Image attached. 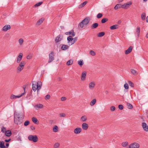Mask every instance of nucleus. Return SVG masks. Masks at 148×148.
Returning a JSON list of instances; mask_svg holds the SVG:
<instances>
[{"mask_svg":"<svg viewBox=\"0 0 148 148\" xmlns=\"http://www.w3.org/2000/svg\"><path fill=\"white\" fill-rule=\"evenodd\" d=\"M136 33L137 34L138 37L139 36L140 32V27H137L136 29Z\"/></svg>","mask_w":148,"mask_h":148,"instance_id":"31","label":"nucleus"},{"mask_svg":"<svg viewBox=\"0 0 148 148\" xmlns=\"http://www.w3.org/2000/svg\"><path fill=\"white\" fill-rule=\"evenodd\" d=\"M86 71H83L82 72L81 75V79L82 81H84L85 80L86 76Z\"/></svg>","mask_w":148,"mask_h":148,"instance_id":"15","label":"nucleus"},{"mask_svg":"<svg viewBox=\"0 0 148 148\" xmlns=\"http://www.w3.org/2000/svg\"><path fill=\"white\" fill-rule=\"evenodd\" d=\"M11 28V26L10 25H6L2 28V30L4 32H6Z\"/></svg>","mask_w":148,"mask_h":148,"instance_id":"11","label":"nucleus"},{"mask_svg":"<svg viewBox=\"0 0 148 148\" xmlns=\"http://www.w3.org/2000/svg\"><path fill=\"white\" fill-rule=\"evenodd\" d=\"M42 3H43L42 2H39V3H36V4H35L34 5V6L35 7H38V6H39L40 5H41Z\"/></svg>","mask_w":148,"mask_h":148,"instance_id":"45","label":"nucleus"},{"mask_svg":"<svg viewBox=\"0 0 148 148\" xmlns=\"http://www.w3.org/2000/svg\"><path fill=\"white\" fill-rule=\"evenodd\" d=\"M139 144L137 143H134L129 145V148H139Z\"/></svg>","mask_w":148,"mask_h":148,"instance_id":"8","label":"nucleus"},{"mask_svg":"<svg viewBox=\"0 0 148 148\" xmlns=\"http://www.w3.org/2000/svg\"><path fill=\"white\" fill-rule=\"evenodd\" d=\"M78 63L80 66H81L84 64L83 60H80V61H78Z\"/></svg>","mask_w":148,"mask_h":148,"instance_id":"41","label":"nucleus"},{"mask_svg":"<svg viewBox=\"0 0 148 148\" xmlns=\"http://www.w3.org/2000/svg\"><path fill=\"white\" fill-rule=\"evenodd\" d=\"M87 3V1H86L84 2H83V3H81L80 5H79V8H80L83 7L84 6L86 5Z\"/></svg>","mask_w":148,"mask_h":148,"instance_id":"27","label":"nucleus"},{"mask_svg":"<svg viewBox=\"0 0 148 148\" xmlns=\"http://www.w3.org/2000/svg\"><path fill=\"white\" fill-rule=\"evenodd\" d=\"M77 37H76L75 38H73L71 36H69L67 38V40L68 43H70L71 45L74 44L77 40Z\"/></svg>","mask_w":148,"mask_h":148,"instance_id":"5","label":"nucleus"},{"mask_svg":"<svg viewBox=\"0 0 148 148\" xmlns=\"http://www.w3.org/2000/svg\"><path fill=\"white\" fill-rule=\"evenodd\" d=\"M121 4H118L116 5L114 7V9L116 10L120 8L121 7Z\"/></svg>","mask_w":148,"mask_h":148,"instance_id":"30","label":"nucleus"},{"mask_svg":"<svg viewBox=\"0 0 148 148\" xmlns=\"http://www.w3.org/2000/svg\"><path fill=\"white\" fill-rule=\"evenodd\" d=\"M30 123L29 121L27 120L25 121L24 123V125L25 126H26L28 125Z\"/></svg>","mask_w":148,"mask_h":148,"instance_id":"46","label":"nucleus"},{"mask_svg":"<svg viewBox=\"0 0 148 148\" xmlns=\"http://www.w3.org/2000/svg\"><path fill=\"white\" fill-rule=\"evenodd\" d=\"M131 73L134 75H136L138 74L137 72L134 69H131Z\"/></svg>","mask_w":148,"mask_h":148,"instance_id":"36","label":"nucleus"},{"mask_svg":"<svg viewBox=\"0 0 148 148\" xmlns=\"http://www.w3.org/2000/svg\"><path fill=\"white\" fill-rule=\"evenodd\" d=\"M82 127L83 130H86L88 129V125L87 123H84L82 124Z\"/></svg>","mask_w":148,"mask_h":148,"instance_id":"20","label":"nucleus"},{"mask_svg":"<svg viewBox=\"0 0 148 148\" xmlns=\"http://www.w3.org/2000/svg\"><path fill=\"white\" fill-rule=\"evenodd\" d=\"M133 48L132 46H130L128 49L125 51V53L126 54H127L130 53Z\"/></svg>","mask_w":148,"mask_h":148,"instance_id":"17","label":"nucleus"},{"mask_svg":"<svg viewBox=\"0 0 148 148\" xmlns=\"http://www.w3.org/2000/svg\"><path fill=\"white\" fill-rule=\"evenodd\" d=\"M23 40L22 38L19 39L18 42L21 46L23 44Z\"/></svg>","mask_w":148,"mask_h":148,"instance_id":"37","label":"nucleus"},{"mask_svg":"<svg viewBox=\"0 0 148 148\" xmlns=\"http://www.w3.org/2000/svg\"><path fill=\"white\" fill-rule=\"evenodd\" d=\"M115 110V108L114 106H112L110 108V110L112 111H114Z\"/></svg>","mask_w":148,"mask_h":148,"instance_id":"54","label":"nucleus"},{"mask_svg":"<svg viewBox=\"0 0 148 148\" xmlns=\"http://www.w3.org/2000/svg\"><path fill=\"white\" fill-rule=\"evenodd\" d=\"M50 95L49 94H48L45 96V99L46 100H48L50 99Z\"/></svg>","mask_w":148,"mask_h":148,"instance_id":"52","label":"nucleus"},{"mask_svg":"<svg viewBox=\"0 0 148 148\" xmlns=\"http://www.w3.org/2000/svg\"><path fill=\"white\" fill-rule=\"evenodd\" d=\"M98 26V24L97 23H95L92 24L91 26L92 29H94L96 28Z\"/></svg>","mask_w":148,"mask_h":148,"instance_id":"24","label":"nucleus"},{"mask_svg":"<svg viewBox=\"0 0 148 148\" xmlns=\"http://www.w3.org/2000/svg\"><path fill=\"white\" fill-rule=\"evenodd\" d=\"M44 20V18H42L40 19H39L37 22L36 23V25H40Z\"/></svg>","mask_w":148,"mask_h":148,"instance_id":"22","label":"nucleus"},{"mask_svg":"<svg viewBox=\"0 0 148 148\" xmlns=\"http://www.w3.org/2000/svg\"><path fill=\"white\" fill-rule=\"evenodd\" d=\"M117 25H112L110 27V29L112 30L115 29L117 28Z\"/></svg>","mask_w":148,"mask_h":148,"instance_id":"42","label":"nucleus"},{"mask_svg":"<svg viewBox=\"0 0 148 148\" xmlns=\"http://www.w3.org/2000/svg\"><path fill=\"white\" fill-rule=\"evenodd\" d=\"M102 14L101 13H99L97 16V18H100L102 16Z\"/></svg>","mask_w":148,"mask_h":148,"instance_id":"49","label":"nucleus"},{"mask_svg":"<svg viewBox=\"0 0 148 148\" xmlns=\"http://www.w3.org/2000/svg\"><path fill=\"white\" fill-rule=\"evenodd\" d=\"M142 126L143 130L146 131H148V126L146 123L143 122L142 124Z\"/></svg>","mask_w":148,"mask_h":148,"instance_id":"10","label":"nucleus"},{"mask_svg":"<svg viewBox=\"0 0 148 148\" xmlns=\"http://www.w3.org/2000/svg\"><path fill=\"white\" fill-rule=\"evenodd\" d=\"M124 87L125 89H128L129 88V86L128 84L126 83L124 84Z\"/></svg>","mask_w":148,"mask_h":148,"instance_id":"50","label":"nucleus"},{"mask_svg":"<svg viewBox=\"0 0 148 148\" xmlns=\"http://www.w3.org/2000/svg\"><path fill=\"white\" fill-rule=\"evenodd\" d=\"M118 108L121 110H122L123 108V106L122 105H119L118 106Z\"/></svg>","mask_w":148,"mask_h":148,"instance_id":"55","label":"nucleus"},{"mask_svg":"<svg viewBox=\"0 0 148 148\" xmlns=\"http://www.w3.org/2000/svg\"><path fill=\"white\" fill-rule=\"evenodd\" d=\"M5 145H6V146H5L6 148H8V147L9 146V143H6Z\"/></svg>","mask_w":148,"mask_h":148,"instance_id":"62","label":"nucleus"},{"mask_svg":"<svg viewBox=\"0 0 148 148\" xmlns=\"http://www.w3.org/2000/svg\"><path fill=\"white\" fill-rule=\"evenodd\" d=\"M30 128L32 130H34L35 129V127L33 126H30Z\"/></svg>","mask_w":148,"mask_h":148,"instance_id":"60","label":"nucleus"},{"mask_svg":"<svg viewBox=\"0 0 148 148\" xmlns=\"http://www.w3.org/2000/svg\"><path fill=\"white\" fill-rule=\"evenodd\" d=\"M127 108L129 109H131L133 108V106L130 103H127Z\"/></svg>","mask_w":148,"mask_h":148,"instance_id":"35","label":"nucleus"},{"mask_svg":"<svg viewBox=\"0 0 148 148\" xmlns=\"http://www.w3.org/2000/svg\"><path fill=\"white\" fill-rule=\"evenodd\" d=\"M32 121L33 123L36 124H38V121L36 118L32 117Z\"/></svg>","mask_w":148,"mask_h":148,"instance_id":"26","label":"nucleus"},{"mask_svg":"<svg viewBox=\"0 0 148 148\" xmlns=\"http://www.w3.org/2000/svg\"><path fill=\"white\" fill-rule=\"evenodd\" d=\"M23 56V54L22 53H20L19 54L18 56L17 57L16 60V62L17 63H19L22 60V57Z\"/></svg>","mask_w":148,"mask_h":148,"instance_id":"12","label":"nucleus"},{"mask_svg":"<svg viewBox=\"0 0 148 148\" xmlns=\"http://www.w3.org/2000/svg\"><path fill=\"white\" fill-rule=\"evenodd\" d=\"M11 140V139L10 138H9L8 139H5V141L6 143H8L9 141H10Z\"/></svg>","mask_w":148,"mask_h":148,"instance_id":"59","label":"nucleus"},{"mask_svg":"<svg viewBox=\"0 0 148 148\" xmlns=\"http://www.w3.org/2000/svg\"><path fill=\"white\" fill-rule=\"evenodd\" d=\"M60 117H64L65 116L66 114L64 113H61L60 114Z\"/></svg>","mask_w":148,"mask_h":148,"instance_id":"56","label":"nucleus"},{"mask_svg":"<svg viewBox=\"0 0 148 148\" xmlns=\"http://www.w3.org/2000/svg\"><path fill=\"white\" fill-rule=\"evenodd\" d=\"M7 130H6V128L4 127L3 126L1 128V132L3 133H5Z\"/></svg>","mask_w":148,"mask_h":148,"instance_id":"38","label":"nucleus"},{"mask_svg":"<svg viewBox=\"0 0 148 148\" xmlns=\"http://www.w3.org/2000/svg\"><path fill=\"white\" fill-rule=\"evenodd\" d=\"M82 129L80 127H77L74 130V132L75 134H79L82 131Z\"/></svg>","mask_w":148,"mask_h":148,"instance_id":"13","label":"nucleus"},{"mask_svg":"<svg viewBox=\"0 0 148 148\" xmlns=\"http://www.w3.org/2000/svg\"><path fill=\"white\" fill-rule=\"evenodd\" d=\"M128 145V143L127 142H123L122 143V145L124 147H126Z\"/></svg>","mask_w":148,"mask_h":148,"instance_id":"44","label":"nucleus"},{"mask_svg":"<svg viewBox=\"0 0 148 148\" xmlns=\"http://www.w3.org/2000/svg\"><path fill=\"white\" fill-rule=\"evenodd\" d=\"M14 98H15V95H12L10 96V99H14Z\"/></svg>","mask_w":148,"mask_h":148,"instance_id":"58","label":"nucleus"},{"mask_svg":"<svg viewBox=\"0 0 148 148\" xmlns=\"http://www.w3.org/2000/svg\"><path fill=\"white\" fill-rule=\"evenodd\" d=\"M28 140L30 141H32L34 142H36L38 140V138L36 135H29L28 137Z\"/></svg>","mask_w":148,"mask_h":148,"instance_id":"6","label":"nucleus"},{"mask_svg":"<svg viewBox=\"0 0 148 148\" xmlns=\"http://www.w3.org/2000/svg\"><path fill=\"white\" fill-rule=\"evenodd\" d=\"M42 85V83L40 81H38L37 82L33 81L32 82V89L35 92L37 90L38 91L39 90Z\"/></svg>","mask_w":148,"mask_h":148,"instance_id":"2","label":"nucleus"},{"mask_svg":"<svg viewBox=\"0 0 148 148\" xmlns=\"http://www.w3.org/2000/svg\"><path fill=\"white\" fill-rule=\"evenodd\" d=\"M43 107V106L42 104H38L35 105L34 107L36 108H42Z\"/></svg>","mask_w":148,"mask_h":148,"instance_id":"23","label":"nucleus"},{"mask_svg":"<svg viewBox=\"0 0 148 148\" xmlns=\"http://www.w3.org/2000/svg\"><path fill=\"white\" fill-rule=\"evenodd\" d=\"M0 148H6V147L4 145V142L0 141Z\"/></svg>","mask_w":148,"mask_h":148,"instance_id":"25","label":"nucleus"},{"mask_svg":"<svg viewBox=\"0 0 148 148\" xmlns=\"http://www.w3.org/2000/svg\"><path fill=\"white\" fill-rule=\"evenodd\" d=\"M63 39V36L62 34H60L56 37L55 41L56 43H57L60 42Z\"/></svg>","mask_w":148,"mask_h":148,"instance_id":"9","label":"nucleus"},{"mask_svg":"<svg viewBox=\"0 0 148 148\" xmlns=\"http://www.w3.org/2000/svg\"><path fill=\"white\" fill-rule=\"evenodd\" d=\"M61 99L62 101H64L66 100V98L65 97H62L61 98Z\"/></svg>","mask_w":148,"mask_h":148,"instance_id":"57","label":"nucleus"},{"mask_svg":"<svg viewBox=\"0 0 148 148\" xmlns=\"http://www.w3.org/2000/svg\"><path fill=\"white\" fill-rule=\"evenodd\" d=\"M69 48V46L64 44H62L61 47V49L62 50H65L68 49Z\"/></svg>","mask_w":148,"mask_h":148,"instance_id":"21","label":"nucleus"},{"mask_svg":"<svg viewBox=\"0 0 148 148\" xmlns=\"http://www.w3.org/2000/svg\"><path fill=\"white\" fill-rule=\"evenodd\" d=\"M60 146L59 143H56L54 145V148H58Z\"/></svg>","mask_w":148,"mask_h":148,"instance_id":"48","label":"nucleus"},{"mask_svg":"<svg viewBox=\"0 0 148 148\" xmlns=\"http://www.w3.org/2000/svg\"><path fill=\"white\" fill-rule=\"evenodd\" d=\"M58 80L59 81H61L62 80V78H61V77H58Z\"/></svg>","mask_w":148,"mask_h":148,"instance_id":"61","label":"nucleus"},{"mask_svg":"<svg viewBox=\"0 0 148 148\" xmlns=\"http://www.w3.org/2000/svg\"><path fill=\"white\" fill-rule=\"evenodd\" d=\"M108 20V19L107 18H104L102 19L101 21V22L102 23H104Z\"/></svg>","mask_w":148,"mask_h":148,"instance_id":"40","label":"nucleus"},{"mask_svg":"<svg viewBox=\"0 0 148 148\" xmlns=\"http://www.w3.org/2000/svg\"><path fill=\"white\" fill-rule=\"evenodd\" d=\"M89 20L87 18H84L82 21V22H80L78 25V28H82L84 25H87L89 23Z\"/></svg>","mask_w":148,"mask_h":148,"instance_id":"3","label":"nucleus"},{"mask_svg":"<svg viewBox=\"0 0 148 148\" xmlns=\"http://www.w3.org/2000/svg\"><path fill=\"white\" fill-rule=\"evenodd\" d=\"M65 34L66 35H72V36L73 37L75 35L74 30L73 29L70 32H66Z\"/></svg>","mask_w":148,"mask_h":148,"instance_id":"14","label":"nucleus"},{"mask_svg":"<svg viewBox=\"0 0 148 148\" xmlns=\"http://www.w3.org/2000/svg\"><path fill=\"white\" fill-rule=\"evenodd\" d=\"M146 17V14L145 13H142L141 16V18L143 20H145Z\"/></svg>","mask_w":148,"mask_h":148,"instance_id":"39","label":"nucleus"},{"mask_svg":"<svg viewBox=\"0 0 148 148\" xmlns=\"http://www.w3.org/2000/svg\"><path fill=\"white\" fill-rule=\"evenodd\" d=\"M128 83L130 85V86H131L132 87H133L134 86V83L130 81H128Z\"/></svg>","mask_w":148,"mask_h":148,"instance_id":"43","label":"nucleus"},{"mask_svg":"<svg viewBox=\"0 0 148 148\" xmlns=\"http://www.w3.org/2000/svg\"><path fill=\"white\" fill-rule=\"evenodd\" d=\"M105 34V32H100L97 34V36L98 37H101L104 35Z\"/></svg>","mask_w":148,"mask_h":148,"instance_id":"34","label":"nucleus"},{"mask_svg":"<svg viewBox=\"0 0 148 148\" xmlns=\"http://www.w3.org/2000/svg\"><path fill=\"white\" fill-rule=\"evenodd\" d=\"M32 58V56L31 54H29L27 56V59L29 60L31 59Z\"/></svg>","mask_w":148,"mask_h":148,"instance_id":"53","label":"nucleus"},{"mask_svg":"<svg viewBox=\"0 0 148 148\" xmlns=\"http://www.w3.org/2000/svg\"><path fill=\"white\" fill-rule=\"evenodd\" d=\"M146 37L147 38H148V33L146 34Z\"/></svg>","mask_w":148,"mask_h":148,"instance_id":"64","label":"nucleus"},{"mask_svg":"<svg viewBox=\"0 0 148 148\" xmlns=\"http://www.w3.org/2000/svg\"><path fill=\"white\" fill-rule=\"evenodd\" d=\"M25 92H24L23 93H22L21 95H20L19 96H16L15 95V98H20L22 96H23L25 94Z\"/></svg>","mask_w":148,"mask_h":148,"instance_id":"51","label":"nucleus"},{"mask_svg":"<svg viewBox=\"0 0 148 148\" xmlns=\"http://www.w3.org/2000/svg\"><path fill=\"white\" fill-rule=\"evenodd\" d=\"M73 62V60L71 59L70 60L66 62V64L67 65H70L72 64Z\"/></svg>","mask_w":148,"mask_h":148,"instance_id":"33","label":"nucleus"},{"mask_svg":"<svg viewBox=\"0 0 148 148\" xmlns=\"http://www.w3.org/2000/svg\"><path fill=\"white\" fill-rule=\"evenodd\" d=\"M25 63L24 61H22L20 63L19 65L17 68V72L19 73L24 68Z\"/></svg>","mask_w":148,"mask_h":148,"instance_id":"4","label":"nucleus"},{"mask_svg":"<svg viewBox=\"0 0 148 148\" xmlns=\"http://www.w3.org/2000/svg\"><path fill=\"white\" fill-rule=\"evenodd\" d=\"M90 53L92 56H95L96 54L95 52L92 50H91L90 51Z\"/></svg>","mask_w":148,"mask_h":148,"instance_id":"47","label":"nucleus"},{"mask_svg":"<svg viewBox=\"0 0 148 148\" xmlns=\"http://www.w3.org/2000/svg\"><path fill=\"white\" fill-rule=\"evenodd\" d=\"M96 99H93L90 102V104L91 106H93L96 103Z\"/></svg>","mask_w":148,"mask_h":148,"instance_id":"29","label":"nucleus"},{"mask_svg":"<svg viewBox=\"0 0 148 148\" xmlns=\"http://www.w3.org/2000/svg\"><path fill=\"white\" fill-rule=\"evenodd\" d=\"M24 116L22 112L18 113L15 112L14 114V122L17 125H21L23 121Z\"/></svg>","mask_w":148,"mask_h":148,"instance_id":"1","label":"nucleus"},{"mask_svg":"<svg viewBox=\"0 0 148 148\" xmlns=\"http://www.w3.org/2000/svg\"><path fill=\"white\" fill-rule=\"evenodd\" d=\"M132 4L131 2H130L129 3H125L121 5V7L122 8L124 9H126L129 7V5H131Z\"/></svg>","mask_w":148,"mask_h":148,"instance_id":"18","label":"nucleus"},{"mask_svg":"<svg viewBox=\"0 0 148 148\" xmlns=\"http://www.w3.org/2000/svg\"><path fill=\"white\" fill-rule=\"evenodd\" d=\"M5 134L6 136L9 137L12 135V133L10 130H8L5 133Z\"/></svg>","mask_w":148,"mask_h":148,"instance_id":"19","label":"nucleus"},{"mask_svg":"<svg viewBox=\"0 0 148 148\" xmlns=\"http://www.w3.org/2000/svg\"><path fill=\"white\" fill-rule=\"evenodd\" d=\"M95 84L94 82H92L89 84V87L91 90H92L95 87Z\"/></svg>","mask_w":148,"mask_h":148,"instance_id":"16","label":"nucleus"},{"mask_svg":"<svg viewBox=\"0 0 148 148\" xmlns=\"http://www.w3.org/2000/svg\"><path fill=\"white\" fill-rule=\"evenodd\" d=\"M54 55L53 52H51L49 55V59L48 61L49 63H50L54 60Z\"/></svg>","mask_w":148,"mask_h":148,"instance_id":"7","label":"nucleus"},{"mask_svg":"<svg viewBox=\"0 0 148 148\" xmlns=\"http://www.w3.org/2000/svg\"><path fill=\"white\" fill-rule=\"evenodd\" d=\"M87 119V117L86 116H84L81 117V120L83 122H85L86 121Z\"/></svg>","mask_w":148,"mask_h":148,"instance_id":"32","label":"nucleus"},{"mask_svg":"<svg viewBox=\"0 0 148 148\" xmlns=\"http://www.w3.org/2000/svg\"><path fill=\"white\" fill-rule=\"evenodd\" d=\"M146 21L148 23V16L146 18Z\"/></svg>","mask_w":148,"mask_h":148,"instance_id":"63","label":"nucleus"},{"mask_svg":"<svg viewBox=\"0 0 148 148\" xmlns=\"http://www.w3.org/2000/svg\"><path fill=\"white\" fill-rule=\"evenodd\" d=\"M58 128L56 125H55L53 128V131L54 132H56L58 131Z\"/></svg>","mask_w":148,"mask_h":148,"instance_id":"28","label":"nucleus"}]
</instances>
